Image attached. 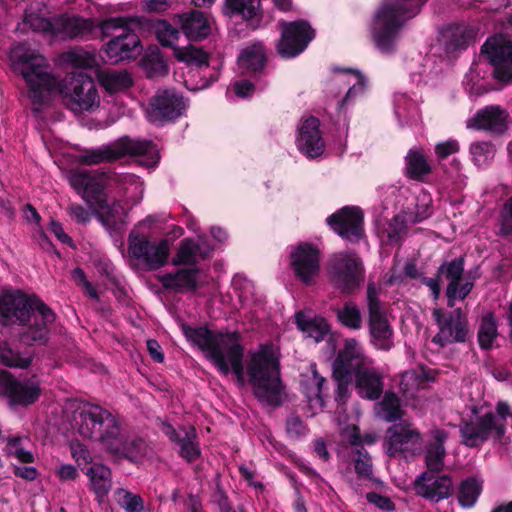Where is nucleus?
<instances>
[{
  "instance_id": "obj_1",
  "label": "nucleus",
  "mask_w": 512,
  "mask_h": 512,
  "mask_svg": "<svg viewBox=\"0 0 512 512\" xmlns=\"http://www.w3.org/2000/svg\"><path fill=\"white\" fill-rule=\"evenodd\" d=\"M13 69L20 73L29 88L34 104H42L49 94L59 88L64 104L75 113L92 111L99 106L100 98L93 79L83 72L68 74L61 84L49 71L45 58L23 44L10 51Z\"/></svg>"
},
{
  "instance_id": "obj_2",
  "label": "nucleus",
  "mask_w": 512,
  "mask_h": 512,
  "mask_svg": "<svg viewBox=\"0 0 512 512\" xmlns=\"http://www.w3.org/2000/svg\"><path fill=\"white\" fill-rule=\"evenodd\" d=\"M74 421L83 438L98 442L111 455L130 461H137L145 455V442L126 435L120 420L99 405L83 404L75 411Z\"/></svg>"
},
{
  "instance_id": "obj_3",
  "label": "nucleus",
  "mask_w": 512,
  "mask_h": 512,
  "mask_svg": "<svg viewBox=\"0 0 512 512\" xmlns=\"http://www.w3.org/2000/svg\"><path fill=\"white\" fill-rule=\"evenodd\" d=\"M53 311L36 295L20 290H4L0 294V324H17V340L26 346L45 345L49 340Z\"/></svg>"
},
{
  "instance_id": "obj_4",
  "label": "nucleus",
  "mask_w": 512,
  "mask_h": 512,
  "mask_svg": "<svg viewBox=\"0 0 512 512\" xmlns=\"http://www.w3.org/2000/svg\"><path fill=\"white\" fill-rule=\"evenodd\" d=\"M333 376L337 382L338 402L347 398L348 387L355 382L357 393L369 400L378 399L384 388L383 377L372 361L364 354L360 343L354 339H346L333 364Z\"/></svg>"
},
{
  "instance_id": "obj_5",
  "label": "nucleus",
  "mask_w": 512,
  "mask_h": 512,
  "mask_svg": "<svg viewBox=\"0 0 512 512\" xmlns=\"http://www.w3.org/2000/svg\"><path fill=\"white\" fill-rule=\"evenodd\" d=\"M183 329L187 339L205 351L207 358L223 375H228L232 371L238 383L243 384L244 348L236 333L216 334L204 327L185 326Z\"/></svg>"
},
{
  "instance_id": "obj_6",
  "label": "nucleus",
  "mask_w": 512,
  "mask_h": 512,
  "mask_svg": "<svg viewBox=\"0 0 512 512\" xmlns=\"http://www.w3.org/2000/svg\"><path fill=\"white\" fill-rule=\"evenodd\" d=\"M253 394L259 402L279 406L285 399V387L280 377V365L271 346H262L251 354L246 369Z\"/></svg>"
},
{
  "instance_id": "obj_7",
  "label": "nucleus",
  "mask_w": 512,
  "mask_h": 512,
  "mask_svg": "<svg viewBox=\"0 0 512 512\" xmlns=\"http://www.w3.org/2000/svg\"><path fill=\"white\" fill-rule=\"evenodd\" d=\"M125 156L143 157L141 164L145 167H152L159 161L158 151L151 141L123 137L98 148L84 150L77 157V162L82 165L92 166L114 162Z\"/></svg>"
},
{
  "instance_id": "obj_8",
  "label": "nucleus",
  "mask_w": 512,
  "mask_h": 512,
  "mask_svg": "<svg viewBox=\"0 0 512 512\" xmlns=\"http://www.w3.org/2000/svg\"><path fill=\"white\" fill-rule=\"evenodd\" d=\"M109 173L105 171L74 170L69 175L70 185L91 207L107 206V190L110 189Z\"/></svg>"
},
{
  "instance_id": "obj_9",
  "label": "nucleus",
  "mask_w": 512,
  "mask_h": 512,
  "mask_svg": "<svg viewBox=\"0 0 512 512\" xmlns=\"http://www.w3.org/2000/svg\"><path fill=\"white\" fill-rule=\"evenodd\" d=\"M328 270L334 285L344 293L352 292L364 280L363 263L355 253L334 254Z\"/></svg>"
},
{
  "instance_id": "obj_10",
  "label": "nucleus",
  "mask_w": 512,
  "mask_h": 512,
  "mask_svg": "<svg viewBox=\"0 0 512 512\" xmlns=\"http://www.w3.org/2000/svg\"><path fill=\"white\" fill-rule=\"evenodd\" d=\"M367 308L369 329L374 345L378 349L389 350L393 346V329L379 300V289L374 283H369L367 286Z\"/></svg>"
},
{
  "instance_id": "obj_11",
  "label": "nucleus",
  "mask_w": 512,
  "mask_h": 512,
  "mask_svg": "<svg viewBox=\"0 0 512 512\" xmlns=\"http://www.w3.org/2000/svg\"><path fill=\"white\" fill-rule=\"evenodd\" d=\"M421 447V433L408 422L394 424L386 431L384 449L391 457L416 455L420 453Z\"/></svg>"
},
{
  "instance_id": "obj_12",
  "label": "nucleus",
  "mask_w": 512,
  "mask_h": 512,
  "mask_svg": "<svg viewBox=\"0 0 512 512\" xmlns=\"http://www.w3.org/2000/svg\"><path fill=\"white\" fill-rule=\"evenodd\" d=\"M128 252L131 257L141 260L149 270L163 267L170 255V242L167 239L150 241L144 236H129Z\"/></svg>"
},
{
  "instance_id": "obj_13",
  "label": "nucleus",
  "mask_w": 512,
  "mask_h": 512,
  "mask_svg": "<svg viewBox=\"0 0 512 512\" xmlns=\"http://www.w3.org/2000/svg\"><path fill=\"white\" fill-rule=\"evenodd\" d=\"M481 54L493 67L494 78L502 83L512 82V43L502 37L488 38Z\"/></svg>"
},
{
  "instance_id": "obj_14",
  "label": "nucleus",
  "mask_w": 512,
  "mask_h": 512,
  "mask_svg": "<svg viewBox=\"0 0 512 512\" xmlns=\"http://www.w3.org/2000/svg\"><path fill=\"white\" fill-rule=\"evenodd\" d=\"M281 38L278 43V52L283 57H294L305 50L314 37V31L304 20L294 22H280Z\"/></svg>"
},
{
  "instance_id": "obj_15",
  "label": "nucleus",
  "mask_w": 512,
  "mask_h": 512,
  "mask_svg": "<svg viewBox=\"0 0 512 512\" xmlns=\"http://www.w3.org/2000/svg\"><path fill=\"white\" fill-rule=\"evenodd\" d=\"M319 248L311 243H300L290 254V265L294 275L304 284H312L320 271Z\"/></svg>"
},
{
  "instance_id": "obj_16",
  "label": "nucleus",
  "mask_w": 512,
  "mask_h": 512,
  "mask_svg": "<svg viewBox=\"0 0 512 512\" xmlns=\"http://www.w3.org/2000/svg\"><path fill=\"white\" fill-rule=\"evenodd\" d=\"M0 392L8 397L10 404L28 406L38 400L41 389L35 377L18 380L5 372L0 374Z\"/></svg>"
},
{
  "instance_id": "obj_17",
  "label": "nucleus",
  "mask_w": 512,
  "mask_h": 512,
  "mask_svg": "<svg viewBox=\"0 0 512 512\" xmlns=\"http://www.w3.org/2000/svg\"><path fill=\"white\" fill-rule=\"evenodd\" d=\"M186 103L174 90L158 91L150 100L147 116L152 123L173 120L184 112Z\"/></svg>"
},
{
  "instance_id": "obj_18",
  "label": "nucleus",
  "mask_w": 512,
  "mask_h": 512,
  "mask_svg": "<svg viewBox=\"0 0 512 512\" xmlns=\"http://www.w3.org/2000/svg\"><path fill=\"white\" fill-rule=\"evenodd\" d=\"M508 117V112L501 106L487 105L475 112L468 120L467 127L500 135L508 128Z\"/></svg>"
},
{
  "instance_id": "obj_19",
  "label": "nucleus",
  "mask_w": 512,
  "mask_h": 512,
  "mask_svg": "<svg viewBox=\"0 0 512 512\" xmlns=\"http://www.w3.org/2000/svg\"><path fill=\"white\" fill-rule=\"evenodd\" d=\"M51 35L60 39L93 38L95 20L76 15H62L53 20Z\"/></svg>"
},
{
  "instance_id": "obj_20",
  "label": "nucleus",
  "mask_w": 512,
  "mask_h": 512,
  "mask_svg": "<svg viewBox=\"0 0 512 512\" xmlns=\"http://www.w3.org/2000/svg\"><path fill=\"white\" fill-rule=\"evenodd\" d=\"M363 214L356 207H345L327 218L328 225L341 237L358 240L363 233Z\"/></svg>"
},
{
  "instance_id": "obj_21",
  "label": "nucleus",
  "mask_w": 512,
  "mask_h": 512,
  "mask_svg": "<svg viewBox=\"0 0 512 512\" xmlns=\"http://www.w3.org/2000/svg\"><path fill=\"white\" fill-rule=\"evenodd\" d=\"M161 429L170 441L179 446V453L185 460L192 462L200 456L197 434L193 427H180L177 430L171 424L163 422Z\"/></svg>"
},
{
  "instance_id": "obj_22",
  "label": "nucleus",
  "mask_w": 512,
  "mask_h": 512,
  "mask_svg": "<svg viewBox=\"0 0 512 512\" xmlns=\"http://www.w3.org/2000/svg\"><path fill=\"white\" fill-rule=\"evenodd\" d=\"M493 412L489 411L477 418L476 422L462 421L460 433L462 443L468 447H479L488 441L492 434Z\"/></svg>"
},
{
  "instance_id": "obj_23",
  "label": "nucleus",
  "mask_w": 512,
  "mask_h": 512,
  "mask_svg": "<svg viewBox=\"0 0 512 512\" xmlns=\"http://www.w3.org/2000/svg\"><path fill=\"white\" fill-rule=\"evenodd\" d=\"M464 261V256L450 261V308L454 299H465L474 286L476 277L471 270L464 272Z\"/></svg>"
},
{
  "instance_id": "obj_24",
  "label": "nucleus",
  "mask_w": 512,
  "mask_h": 512,
  "mask_svg": "<svg viewBox=\"0 0 512 512\" xmlns=\"http://www.w3.org/2000/svg\"><path fill=\"white\" fill-rule=\"evenodd\" d=\"M104 52L112 63L129 59L140 52V39L135 31L120 33L106 44Z\"/></svg>"
},
{
  "instance_id": "obj_25",
  "label": "nucleus",
  "mask_w": 512,
  "mask_h": 512,
  "mask_svg": "<svg viewBox=\"0 0 512 512\" xmlns=\"http://www.w3.org/2000/svg\"><path fill=\"white\" fill-rule=\"evenodd\" d=\"M320 122L315 117L306 119L299 130L298 148L309 157H316L324 150V141L319 130Z\"/></svg>"
},
{
  "instance_id": "obj_26",
  "label": "nucleus",
  "mask_w": 512,
  "mask_h": 512,
  "mask_svg": "<svg viewBox=\"0 0 512 512\" xmlns=\"http://www.w3.org/2000/svg\"><path fill=\"white\" fill-rule=\"evenodd\" d=\"M198 279V268L179 269L175 273H166L159 277L164 288L178 293L195 291L198 288Z\"/></svg>"
},
{
  "instance_id": "obj_27",
  "label": "nucleus",
  "mask_w": 512,
  "mask_h": 512,
  "mask_svg": "<svg viewBox=\"0 0 512 512\" xmlns=\"http://www.w3.org/2000/svg\"><path fill=\"white\" fill-rule=\"evenodd\" d=\"M433 472H424L415 482L417 493L438 502L448 495V478L445 475L434 476Z\"/></svg>"
},
{
  "instance_id": "obj_28",
  "label": "nucleus",
  "mask_w": 512,
  "mask_h": 512,
  "mask_svg": "<svg viewBox=\"0 0 512 512\" xmlns=\"http://www.w3.org/2000/svg\"><path fill=\"white\" fill-rule=\"evenodd\" d=\"M445 440V431L437 428L431 431V441L425 449L426 472L438 473L444 468L446 458Z\"/></svg>"
},
{
  "instance_id": "obj_29",
  "label": "nucleus",
  "mask_w": 512,
  "mask_h": 512,
  "mask_svg": "<svg viewBox=\"0 0 512 512\" xmlns=\"http://www.w3.org/2000/svg\"><path fill=\"white\" fill-rule=\"evenodd\" d=\"M142 25L140 17H110L100 22L95 21V35L97 37H111L117 36V33H128L135 31Z\"/></svg>"
},
{
  "instance_id": "obj_30",
  "label": "nucleus",
  "mask_w": 512,
  "mask_h": 512,
  "mask_svg": "<svg viewBox=\"0 0 512 512\" xmlns=\"http://www.w3.org/2000/svg\"><path fill=\"white\" fill-rule=\"evenodd\" d=\"M178 23L186 37L191 40L205 38L211 31L210 22L201 11H191L179 15Z\"/></svg>"
},
{
  "instance_id": "obj_31",
  "label": "nucleus",
  "mask_w": 512,
  "mask_h": 512,
  "mask_svg": "<svg viewBox=\"0 0 512 512\" xmlns=\"http://www.w3.org/2000/svg\"><path fill=\"white\" fill-rule=\"evenodd\" d=\"M209 253V249L204 246V241L185 238L180 242L177 254L172 259V264L178 265H196L200 259H204Z\"/></svg>"
},
{
  "instance_id": "obj_32",
  "label": "nucleus",
  "mask_w": 512,
  "mask_h": 512,
  "mask_svg": "<svg viewBox=\"0 0 512 512\" xmlns=\"http://www.w3.org/2000/svg\"><path fill=\"white\" fill-rule=\"evenodd\" d=\"M273 2L284 11L291 7V0H273ZM259 5V0H226L224 12L228 15L241 14L243 18L252 19L256 16Z\"/></svg>"
},
{
  "instance_id": "obj_33",
  "label": "nucleus",
  "mask_w": 512,
  "mask_h": 512,
  "mask_svg": "<svg viewBox=\"0 0 512 512\" xmlns=\"http://www.w3.org/2000/svg\"><path fill=\"white\" fill-rule=\"evenodd\" d=\"M45 8L43 4L37 3L36 8L32 6L25 10L24 17L21 23L18 24L17 30L21 32H27L32 30L34 32H43L51 34L53 28V21H50L42 13V9Z\"/></svg>"
},
{
  "instance_id": "obj_34",
  "label": "nucleus",
  "mask_w": 512,
  "mask_h": 512,
  "mask_svg": "<svg viewBox=\"0 0 512 512\" xmlns=\"http://www.w3.org/2000/svg\"><path fill=\"white\" fill-rule=\"evenodd\" d=\"M86 475L89 478L91 490L98 498H103L108 494L112 486L109 467L101 463H95L87 469Z\"/></svg>"
},
{
  "instance_id": "obj_35",
  "label": "nucleus",
  "mask_w": 512,
  "mask_h": 512,
  "mask_svg": "<svg viewBox=\"0 0 512 512\" xmlns=\"http://www.w3.org/2000/svg\"><path fill=\"white\" fill-rule=\"evenodd\" d=\"M97 78L101 86L109 93L123 91L132 85L131 75L124 70H99Z\"/></svg>"
},
{
  "instance_id": "obj_36",
  "label": "nucleus",
  "mask_w": 512,
  "mask_h": 512,
  "mask_svg": "<svg viewBox=\"0 0 512 512\" xmlns=\"http://www.w3.org/2000/svg\"><path fill=\"white\" fill-rule=\"evenodd\" d=\"M478 34V30L468 24H450V53L466 50L472 44Z\"/></svg>"
},
{
  "instance_id": "obj_37",
  "label": "nucleus",
  "mask_w": 512,
  "mask_h": 512,
  "mask_svg": "<svg viewBox=\"0 0 512 512\" xmlns=\"http://www.w3.org/2000/svg\"><path fill=\"white\" fill-rule=\"evenodd\" d=\"M431 172L427 157L418 149H410L405 157V175L412 180H422Z\"/></svg>"
},
{
  "instance_id": "obj_38",
  "label": "nucleus",
  "mask_w": 512,
  "mask_h": 512,
  "mask_svg": "<svg viewBox=\"0 0 512 512\" xmlns=\"http://www.w3.org/2000/svg\"><path fill=\"white\" fill-rule=\"evenodd\" d=\"M376 414L386 422H396L403 416L401 404L395 393H385L383 399L375 406Z\"/></svg>"
},
{
  "instance_id": "obj_39",
  "label": "nucleus",
  "mask_w": 512,
  "mask_h": 512,
  "mask_svg": "<svg viewBox=\"0 0 512 512\" xmlns=\"http://www.w3.org/2000/svg\"><path fill=\"white\" fill-rule=\"evenodd\" d=\"M296 322L299 329L308 338L313 339L315 343L324 340L325 336L329 333V325L322 318L306 319L302 313H298L296 315Z\"/></svg>"
},
{
  "instance_id": "obj_40",
  "label": "nucleus",
  "mask_w": 512,
  "mask_h": 512,
  "mask_svg": "<svg viewBox=\"0 0 512 512\" xmlns=\"http://www.w3.org/2000/svg\"><path fill=\"white\" fill-rule=\"evenodd\" d=\"M450 338L455 342H471L472 333L469 328L468 319L461 308L450 312Z\"/></svg>"
},
{
  "instance_id": "obj_41",
  "label": "nucleus",
  "mask_w": 512,
  "mask_h": 512,
  "mask_svg": "<svg viewBox=\"0 0 512 512\" xmlns=\"http://www.w3.org/2000/svg\"><path fill=\"white\" fill-rule=\"evenodd\" d=\"M338 321L351 330H359L362 327L363 318L360 307L353 301L345 302L335 309Z\"/></svg>"
},
{
  "instance_id": "obj_42",
  "label": "nucleus",
  "mask_w": 512,
  "mask_h": 512,
  "mask_svg": "<svg viewBox=\"0 0 512 512\" xmlns=\"http://www.w3.org/2000/svg\"><path fill=\"white\" fill-rule=\"evenodd\" d=\"M30 353H20L14 350L7 341L0 342V361L5 366L25 369L32 363Z\"/></svg>"
},
{
  "instance_id": "obj_43",
  "label": "nucleus",
  "mask_w": 512,
  "mask_h": 512,
  "mask_svg": "<svg viewBox=\"0 0 512 512\" xmlns=\"http://www.w3.org/2000/svg\"><path fill=\"white\" fill-rule=\"evenodd\" d=\"M174 56L177 60L192 66L202 67L209 64V54L195 45L174 47Z\"/></svg>"
},
{
  "instance_id": "obj_44",
  "label": "nucleus",
  "mask_w": 512,
  "mask_h": 512,
  "mask_svg": "<svg viewBox=\"0 0 512 512\" xmlns=\"http://www.w3.org/2000/svg\"><path fill=\"white\" fill-rule=\"evenodd\" d=\"M482 492V485L474 477L464 479L458 488V502L464 508H472Z\"/></svg>"
},
{
  "instance_id": "obj_45",
  "label": "nucleus",
  "mask_w": 512,
  "mask_h": 512,
  "mask_svg": "<svg viewBox=\"0 0 512 512\" xmlns=\"http://www.w3.org/2000/svg\"><path fill=\"white\" fill-rule=\"evenodd\" d=\"M430 380L433 378L423 367L407 370L401 376L400 390L406 395L412 394Z\"/></svg>"
},
{
  "instance_id": "obj_46",
  "label": "nucleus",
  "mask_w": 512,
  "mask_h": 512,
  "mask_svg": "<svg viewBox=\"0 0 512 512\" xmlns=\"http://www.w3.org/2000/svg\"><path fill=\"white\" fill-rule=\"evenodd\" d=\"M498 336L497 322L493 312L486 313L482 319L478 330V343L481 349L488 350L493 346V342Z\"/></svg>"
},
{
  "instance_id": "obj_47",
  "label": "nucleus",
  "mask_w": 512,
  "mask_h": 512,
  "mask_svg": "<svg viewBox=\"0 0 512 512\" xmlns=\"http://www.w3.org/2000/svg\"><path fill=\"white\" fill-rule=\"evenodd\" d=\"M94 209L97 211L101 222L109 228H116L124 221V208L118 200L112 203L107 200L106 207H95Z\"/></svg>"
},
{
  "instance_id": "obj_48",
  "label": "nucleus",
  "mask_w": 512,
  "mask_h": 512,
  "mask_svg": "<svg viewBox=\"0 0 512 512\" xmlns=\"http://www.w3.org/2000/svg\"><path fill=\"white\" fill-rule=\"evenodd\" d=\"M335 84L349 86L345 98L339 103L340 107H342L346 101L364 90L365 79L358 71L347 70L345 75L335 79Z\"/></svg>"
},
{
  "instance_id": "obj_49",
  "label": "nucleus",
  "mask_w": 512,
  "mask_h": 512,
  "mask_svg": "<svg viewBox=\"0 0 512 512\" xmlns=\"http://www.w3.org/2000/svg\"><path fill=\"white\" fill-rule=\"evenodd\" d=\"M265 53L261 45H252L242 51L238 58L239 65L247 70L257 71L265 65Z\"/></svg>"
},
{
  "instance_id": "obj_50",
  "label": "nucleus",
  "mask_w": 512,
  "mask_h": 512,
  "mask_svg": "<svg viewBox=\"0 0 512 512\" xmlns=\"http://www.w3.org/2000/svg\"><path fill=\"white\" fill-rule=\"evenodd\" d=\"M115 497L120 507L126 512H144L145 510L144 500L139 494L119 488L115 491Z\"/></svg>"
},
{
  "instance_id": "obj_51",
  "label": "nucleus",
  "mask_w": 512,
  "mask_h": 512,
  "mask_svg": "<svg viewBox=\"0 0 512 512\" xmlns=\"http://www.w3.org/2000/svg\"><path fill=\"white\" fill-rule=\"evenodd\" d=\"M157 39L164 46L175 47L174 44L178 40V31L173 28L167 21H158L155 25Z\"/></svg>"
},
{
  "instance_id": "obj_52",
  "label": "nucleus",
  "mask_w": 512,
  "mask_h": 512,
  "mask_svg": "<svg viewBox=\"0 0 512 512\" xmlns=\"http://www.w3.org/2000/svg\"><path fill=\"white\" fill-rule=\"evenodd\" d=\"M405 231L404 219L400 215H396L388 223L385 233L389 244H397Z\"/></svg>"
},
{
  "instance_id": "obj_53",
  "label": "nucleus",
  "mask_w": 512,
  "mask_h": 512,
  "mask_svg": "<svg viewBox=\"0 0 512 512\" xmlns=\"http://www.w3.org/2000/svg\"><path fill=\"white\" fill-rule=\"evenodd\" d=\"M20 438H11L8 440L6 451L8 456L17 458L22 463H32L34 456L30 451L19 447Z\"/></svg>"
},
{
  "instance_id": "obj_54",
  "label": "nucleus",
  "mask_w": 512,
  "mask_h": 512,
  "mask_svg": "<svg viewBox=\"0 0 512 512\" xmlns=\"http://www.w3.org/2000/svg\"><path fill=\"white\" fill-rule=\"evenodd\" d=\"M110 188H115L119 195H124L128 186L137 184V178L131 174L117 175L109 173Z\"/></svg>"
},
{
  "instance_id": "obj_55",
  "label": "nucleus",
  "mask_w": 512,
  "mask_h": 512,
  "mask_svg": "<svg viewBox=\"0 0 512 512\" xmlns=\"http://www.w3.org/2000/svg\"><path fill=\"white\" fill-rule=\"evenodd\" d=\"M143 67L149 77L162 76L167 73L165 62L156 55H151L144 59Z\"/></svg>"
},
{
  "instance_id": "obj_56",
  "label": "nucleus",
  "mask_w": 512,
  "mask_h": 512,
  "mask_svg": "<svg viewBox=\"0 0 512 512\" xmlns=\"http://www.w3.org/2000/svg\"><path fill=\"white\" fill-rule=\"evenodd\" d=\"M326 383L325 378L321 377L313 366L312 378L306 384V395L311 400L313 398H320L323 391V386Z\"/></svg>"
},
{
  "instance_id": "obj_57",
  "label": "nucleus",
  "mask_w": 512,
  "mask_h": 512,
  "mask_svg": "<svg viewBox=\"0 0 512 512\" xmlns=\"http://www.w3.org/2000/svg\"><path fill=\"white\" fill-rule=\"evenodd\" d=\"M354 468L358 475L368 478L372 474V462L366 451L359 450L354 459Z\"/></svg>"
},
{
  "instance_id": "obj_58",
  "label": "nucleus",
  "mask_w": 512,
  "mask_h": 512,
  "mask_svg": "<svg viewBox=\"0 0 512 512\" xmlns=\"http://www.w3.org/2000/svg\"><path fill=\"white\" fill-rule=\"evenodd\" d=\"M66 61L78 68H89L94 64V57L82 51H73L66 54Z\"/></svg>"
},
{
  "instance_id": "obj_59",
  "label": "nucleus",
  "mask_w": 512,
  "mask_h": 512,
  "mask_svg": "<svg viewBox=\"0 0 512 512\" xmlns=\"http://www.w3.org/2000/svg\"><path fill=\"white\" fill-rule=\"evenodd\" d=\"M286 431L291 438L298 439L306 434L307 428L298 416L292 415L287 419Z\"/></svg>"
},
{
  "instance_id": "obj_60",
  "label": "nucleus",
  "mask_w": 512,
  "mask_h": 512,
  "mask_svg": "<svg viewBox=\"0 0 512 512\" xmlns=\"http://www.w3.org/2000/svg\"><path fill=\"white\" fill-rule=\"evenodd\" d=\"M504 214L502 215L500 232L504 237L512 236V196L504 206Z\"/></svg>"
},
{
  "instance_id": "obj_61",
  "label": "nucleus",
  "mask_w": 512,
  "mask_h": 512,
  "mask_svg": "<svg viewBox=\"0 0 512 512\" xmlns=\"http://www.w3.org/2000/svg\"><path fill=\"white\" fill-rule=\"evenodd\" d=\"M211 497L212 502L218 506L220 512H232L228 497L222 488L217 486Z\"/></svg>"
},
{
  "instance_id": "obj_62",
  "label": "nucleus",
  "mask_w": 512,
  "mask_h": 512,
  "mask_svg": "<svg viewBox=\"0 0 512 512\" xmlns=\"http://www.w3.org/2000/svg\"><path fill=\"white\" fill-rule=\"evenodd\" d=\"M68 213L78 223L85 224L91 219L89 211L79 204L70 205L68 208Z\"/></svg>"
},
{
  "instance_id": "obj_63",
  "label": "nucleus",
  "mask_w": 512,
  "mask_h": 512,
  "mask_svg": "<svg viewBox=\"0 0 512 512\" xmlns=\"http://www.w3.org/2000/svg\"><path fill=\"white\" fill-rule=\"evenodd\" d=\"M470 151L475 157L483 156L487 159L494 152L493 145L490 142H476L470 146Z\"/></svg>"
},
{
  "instance_id": "obj_64",
  "label": "nucleus",
  "mask_w": 512,
  "mask_h": 512,
  "mask_svg": "<svg viewBox=\"0 0 512 512\" xmlns=\"http://www.w3.org/2000/svg\"><path fill=\"white\" fill-rule=\"evenodd\" d=\"M72 457L81 465L82 463L88 464L91 461V454L89 450L82 444H77L72 447Z\"/></svg>"
}]
</instances>
